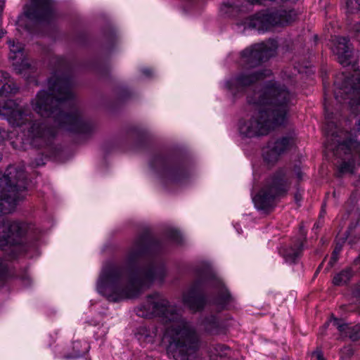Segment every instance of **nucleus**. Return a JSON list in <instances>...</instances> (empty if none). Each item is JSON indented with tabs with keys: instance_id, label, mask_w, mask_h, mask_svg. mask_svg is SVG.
<instances>
[{
	"instance_id": "nucleus-1",
	"label": "nucleus",
	"mask_w": 360,
	"mask_h": 360,
	"mask_svg": "<svg viewBox=\"0 0 360 360\" xmlns=\"http://www.w3.org/2000/svg\"><path fill=\"white\" fill-rule=\"evenodd\" d=\"M54 63L53 75L48 80V91H40L32 101L37 113L53 119V127H49L47 122L34 120L27 107L8 98L18 91L12 79L0 87V117L7 120L11 126L20 128L26 140L35 148L50 146L57 134L56 128L84 134L94 129V124L83 117L75 99L71 64L63 57L54 58Z\"/></svg>"
},
{
	"instance_id": "nucleus-2",
	"label": "nucleus",
	"mask_w": 360,
	"mask_h": 360,
	"mask_svg": "<svg viewBox=\"0 0 360 360\" xmlns=\"http://www.w3.org/2000/svg\"><path fill=\"white\" fill-rule=\"evenodd\" d=\"M162 250L160 241L149 231L143 232L128 250L124 265L103 266L96 283L98 292L110 302H118L139 297L155 281L162 282L167 271L156 256Z\"/></svg>"
},
{
	"instance_id": "nucleus-3",
	"label": "nucleus",
	"mask_w": 360,
	"mask_h": 360,
	"mask_svg": "<svg viewBox=\"0 0 360 360\" xmlns=\"http://www.w3.org/2000/svg\"><path fill=\"white\" fill-rule=\"evenodd\" d=\"M293 99L294 95L279 82H264L259 91H253L247 96L253 112L239 120L240 134L246 138H258L283 124Z\"/></svg>"
},
{
	"instance_id": "nucleus-4",
	"label": "nucleus",
	"mask_w": 360,
	"mask_h": 360,
	"mask_svg": "<svg viewBox=\"0 0 360 360\" xmlns=\"http://www.w3.org/2000/svg\"><path fill=\"white\" fill-rule=\"evenodd\" d=\"M143 318L159 317L168 323L164 338L167 353L175 360H194L199 348V337L193 325L183 318L180 310L160 293L148 295L135 309Z\"/></svg>"
},
{
	"instance_id": "nucleus-5",
	"label": "nucleus",
	"mask_w": 360,
	"mask_h": 360,
	"mask_svg": "<svg viewBox=\"0 0 360 360\" xmlns=\"http://www.w3.org/2000/svg\"><path fill=\"white\" fill-rule=\"evenodd\" d=\"M194 274L195 281L183 294L184 305L195 312L203 309L207 303L204 290L210 288L214 290L215 295L210 304L219 311L228 309L233 299L222 280L211 266L207 263L201 262L195 266Z\"/></svg>"
},
{
	"instance_id": "nucleus-6",
	"label": "nucleus",
	"mask_w": 360,
	"mask_h": 360,
	"mask_svg": "<svg viewBox=\"0 0 360 360\" xmlns=\"http://www.w3.org/2000/svg\"><path fill=\"white\" fill-rule=\"evenodd\" d=\"M326 123L325 131L326 134V149L332 151L333 155L341 157L342 154L349 155L346 160L344 159L338 167V174L341 176L345 174H353L355 168V157L360 158V143L354 137L349 136L347 132L340 129L333 121V112H330L329 107L324 103Z\"/></svg>"
},
{
	"instance_id": "nucleus-7",
	"label": "nucleus",
	"mask_w": 360,
	"mask_h": 360,
	"mask_svg": "<svg viewBox=\"0 0 360 360\" xmlns=\"http://www.w3.org/2000/svg\"><path fill=\"white\" fill-rule=\"evenodd\" d=\"M333 51L342 65H352L354 70L351 77L342 75L341 84L338 79L335 80V99L340 103L348 104L352 112L356 113L360 106V67L356 69L355 64H352V51L347 37H339L336 39Z\"/></svg>"
},
{
	"instance_id": "nucleus-8",
	"label": "nucleus",
	"mask_w": 360,
	"mask_h": 360,
	"mask_svg": "<svg viewBox=\"0 0 360 360\" xmlns=\"http://www.w3.org/2000/svg\"><path fill=\"white\" fill-rule=\"evenodd\" d=\"M27 184L23 165L8 166L3 178L0 179V217L4 218L6 223L25 225V236L30 229V225L22 221H11L1 215L12 212L18 202L25 198Z\"/></svg>"
},
{
	"instance_id": "nucleus-9",
	"label": "nucleus",
	"mask_w": 360,
	"mask_h": 360,
	"mask_svg": "<svg viewBox=\"0 0 360 360\" xmlns=\"http://www.w3.org/2000/svg\"><path fill=\"white\" fill-rule=\"evenodd\" d=\"M300 12L292 8L280 7L257 13L245 18L240 25L244 30H255L264 32L274 27H285L294 22L298 18Z\"/></svg>"
},
{
	"instance_id": "nucleus-10",
	"label": "nucleus",
	"mask_w": 360,
	"mask_h": 360,
	"mask_svg": "<svg viewBox=\"0 0 360 360\" xmlns=\"http://www.w3.org/2000/svg\"><path fill=\"white\" fill-rule=\"evenodd\" d=\"M290 184L287 169L281 168L269 176L260 191L252 198L255 207L264 213L275 207L276 199L284 195Z\"/></svg>"
},
{
	"instance_id": "nucleus-11",
	"label": "nucleus",
	"mask_w": 360,
	"mask_h": 360,
	"mask_svg": "<svg viewBox=\"0 0 360 360\" xmlns=\"http://www.w3.org/2000/svg\"><path fill=\"white\" fill-rule=\"evenodd\" d=\"M25 226L19 223H6L0 217V248L11 252L23 250ZM8 274L6 263L0 259V285L6 281Z\"/></svg>"
},
{
	"instance_id": "nucleus-12",
	"label": "nucleus",
	"mask_w": 360,
	"mask_h": 360,
	"mask_svg": "<svg viewBox=\"0 0 360 360\" xmlns=\"http://www.w3.org/2000/svg\"><path fill=\"white\" fill-rule=\"evenodd\" d=\"M278 44L276 40L255 44L241 52V63L246 68H253L275 55Z\"/></svg>"
},
{
	"instance_id": "nucleus-13",
	"label": "nucleus",
	"mask_w": 360,
	"mask_h": 360,
	"mask_svg": "<svg viewBox=\"0 0 360 360\" xmlns=\"http://www.w3.org/2000/svg\"><path fill=\"white\" fill-rule=\"evenodd\" d=\"M150 167L160 176L172 182H181L188 176V172L181 165L162 155L155 156L150 162Z\"/></svg>"
},
{
	"instance_id": "nucleus-14",
	"label": "nucleus",
	"mask_w": 360,
	"mask_h": 360,
	"mask_svg": "<svg viewBox=\"0 0 360 360\" xmlns=\"http://www.w3.org/2000/svg\"><path fill=\"white\" fill-rule=\"evenodd\" d=\"M295 143L296 134L294 131L271 140L263 150L264 160L268 164H274L279 160L281 155L292 148Z\"/></svg>"
},
{
	"instance_id": "nucleus-15",
	"label": "nucleus",
	"mask_w": 360,
	"mask_h": 360,
	"mask_svg": "<svg viewBox=\"0 0 360 360\" xmlns=\"http://www.w3.org/2000/svg\"><path fill=\"white\" fill-rule=\"evenodd\" d=\"M271 75L269 70H247L232 77L226 82V88L233 94L239 93L248 86L262 80Z\"/></svg>"
},
{
	"instance_id": "nucleus-16",
	"label": "nucleus",
	"mask_w": 360,
	"mask_h": 360,
	"mask_svg": "<svg viewBox=\"0 0 360 360\" xmlns=\"http://www.w3.org/2000/svg\"><path fill=\"white\" fill-rule=\"evenodd\" d=\"M24 13L30 20L44 23H51L55 18L53 0H31L26 5Z\"/></svg>"
},
{
	"instance_id": "nucleus-17",
	"label": "nucleus",
	"mask_w": 360,
	"mask_h": 360,
	"mask_svg": "<svg viewBox=\"0 0 360 360\" xmlns=\"http://www.w3.org/2000/svg\"><path fill=\"white\" fill-rule=\"evenodd\" d=\"M8 44L10 48L9 58L13 60L14 69L18 74L22 75L25 77L29 78L30 73L34 72L32 67L25 58L23 53V46L20 43H15L13 40L9 39Z\"/></svg>"
},
{
	"instance_id": "nucleus-18",
	"label": "nucleus",
	"mask_w": 360,
	"mask_h": 360,
	"mask_svg": "<svg viewBox=\"0 0 360 360\" xmlns=\"http://www.w3.org/2000/svg\"><path fill=\"white\" fill-rule=\"evenodd\" d=\"M200 325L207 333L212 335L224 334L226 330L224 322L215 315L205 317Z\"/></svg>"
},
{
	"instance_id": "nucleus-19",
	"label": "nucleus",
	"mask_w": 360,
	"mask_h": 360,
	"mask_svg": "<svg viewBox=\"0 0 360 360\" xmlns=\"http://www.w3.org/2000/svg\"><path fill=\"white\" fill-rule=\"evenodd\" d=\"M332 324L335 326L343 337H348L355 341L360 338V327L358 326H352L345 323L343 321L337 318L330 320Z\"/></svg>"
},
{
	"instance_id": "nucleus-20",
	"label": "nucleus",
	"mask_w": 360,
	"mask_h": 360,
	"mask_svg": "<svg viewBox=\"0 0 360 360\" xmlns=\"http://www.w3.org/2000/svg\"><path fill=\"white\" fill-rule=\"evenodd\" d=\"M303 250V240L297 239L292 245L285 248L281 252L285 261L289 263L295 262L301 256Z\"/></svg>"
},
{
	"instance_id": "nucleus-21",
	"label": "nucleus",
	"mask_w": 360,
	"mask_h": 360,
	"mask_svg": "<svg viewBox=\"0 0 360 360\" xmlns=\"http://www.w3.org/2000/svg\"><path fill=\"white\" fill-rule=\"evenodd\" d=\"M352 276V270L350 269H346L334 276L333 283L335 285L346 284L350 280Z\"/></svg>"
},
{
	"instance_id": "nucleus-22",
	"label": "nucleus",
	"mask_w": 360,
	"mask_h": 360,
	"mask_svg": "<svg viewBox=\"0 0 360 360\" xmlns=\"http://www.w3.org/2000/svg\"><path fill=\"white\" fill-rule=\"evenodd\" d=\"M347 11L354 13L356 11H360V0H342Z\"/></svg>"
},
{
	"instance_id": "nucleus-23",
	"label": "nucleus",
	"mask_w": 360,
	"mask_h": 360,
	"mask_svg": "<svg viewBox=\"0 0 360 360\" xmlns=\"http://www.w3.org/2000/svg\"><path fill=\"white\" fill-rule=\"evenodd\" d=\"M79 345H80V342H79V341L74 342H73V348L77 349L76 352L73 355L66 356L65 358L68 359H75V358H78V357L81 356L82 355H83L87 351L88 348H85L84 350L80 351L79 349Z\"/></svg>"
},
{
	"instance_id": "nucleus-24",
	"label": "nucleus",
	"mask_w": 360,
	"mask_h": 360,
	"mask_svg": "<svg viewBox=\"0 0 360 360\" xmlns=\"http://www.w3.org/2000/svg\"><path fill=\"white\" fill-rule=\"evenodd\" d=\"M168 237L174 243H180L181 241V234L176 230H170L168 231Z\"/></svg>"
},
{
	"instance_id": "nucleus-25",
	"label": "nucleus",
	"mask_w": 360,
	"mask_h": 360,
	"mask_svg": "<svg viewBox=\"0 0 360 360\" xmlns=\"http://www.w3.org/2000/svg\"><path fill=\"white\" fill-rule=\"evenodd\" d=\"M11 78L7 72L0 70V86L7 82Z\"/></svg>"
},
{
	"instance_id": "nucleus-26",
	"label": "nucleus",
	"mask_w": 360,
	"mask_h": 360,
	"mask_svg": "<svg viewBox=\"0 0 360 360\" xmlns=\"http://www.w3.org/2000/svg\"><path fill=\"white\" fill-rule=\"evenodd\" d=\"M218 347L220 349V352H219L220 356H226L228 354L227 351H229V348L228 347L225 345H219Z\"/></svg>"
},
{
	"instance_id": "nucleus-27",
	"label": "nucleus",
	"mask_w": 360,
	"mask_h": 360,
	"mask_svg": "<svg viewBox=\"0 0 360 360\" xmlns=\"http://www.w3.org/2000/svg\"><path fill=\"white\" fill-rule=\"evenodd\" d=\"M312 358L315 360H325L321 351H315L312 354Z\"/></svg>"
},
{
	"instance_id": "nucleus-28",
	"label": "nucleus",
	"mask_w": 360,
	"mask_h": 360,
	"mask_svg": "<svg viewBox=\"0 0 360 360\" xmlns=\"http://www.w3.org/2000/svg\"><path fill=\"white\" fill-rule=\"evenodd\" d=\"M141 72L146 77H149L152 76L153 73L152 70H150L149 68H143L141 70Z\"/></svg>"
},
{
	"instance_id": "nucleus-29",
	"label": "nucleus",
	"mask_w": 360,
	"mask_h": 360,
	"mask_svg": "<svg viewBox=\"0 0 360 360\" xmlns=\"http://www.w3.org/2000/svg\"><path fill=\"white\" fill-rule=\"evenodd\" d=\"M100 333V335H105L108 333V330L106 328L101 327L98 328V331L96 333V338H98Z\"/></svg>"
},
{
	"instance_id": "nucleus-30",
	"label": "nucleus",
	"mask_w": 360,
	"mask_h": 360,
	"mask_svg": "<svg viewBox=\"0 0 360 360\" xmlns=\"http://www.w3.org/2000/svg\"><path fill=\"white\" fill-rule=\"evenodd\" d=\"M10 134H8L5 130L0 129V141L4 140L5 139H11Z\"/></svg>"
},
{
	"instance_id": "nucleus-31",
	"label": "nucleus",
	"mask_w": 360,
	"mask_h": 360,
	"mask_svg": "<svg viewBox=\"0 0 360 360\" xmlns=\"http://www.w3.org/2000/svg\"><path fill=\"white\" fill-rule=\"evenodd\" d=\"M338 253H336L335 255V252H333V254H332V256H331V258H330V264L332 265L333 263L336 262L338 259Z\"/></svg>"
},
{
	"instance_id": "nucleus-32",
	"label": "nucleus",
	"mask_w": 360,
	"mask_h": 360,
	"mask_svg": "<svg viewBox=\"0 0 360 360\" xmlns=\"http://www.w3.org/2000/svg\"><path fill=\"white\" fill-rule=\"evenodd\" d=\"M342 243H338L336 244V245H335V248H334V250H333V252H335V255L336 253L340 254V252H341V250H342Z\"/></svg>"
},
{
	"instance_id": "nucleus-33",
	"label": "nucleus",
	"mask_w": 360,
	"mask_h": 360,
	"mask_svg": "<svg viewBox=\"0 0 360 360\" xmlns=\"http://www.w3.org/2000/svg\"><path fill=\"white\" fill-rule=\"evenodd\" d=\"M354 295L360 304V285L355 290Z\"/></svg>"
},
{
	"instance_id": "nucleus-34",
	"label": "nucleus",
	"mask_w": 360,
	"mask_h": 360,
	"mask_svg": "<svg viewBox=\"0 0 360 360\" xmlns=\"http://www.w3.org/2000/svg\"><path fill=\"white\" fill-rule=\"evenodd\" d=\"M295 200L296 202H297V203L301 201V200H302V193L300 191H298V192H297L295 193Z\"/></svg>"
},
{
	"instance_id": "nucleus-35",
	"label": "nucleus",
	"mask_w": 360,
	"mask_h": 360,
	"mask_svg": "<svg viewBox=\"0 0 360 360\" xmlns=\"http://www.w3.org/2000/svg\"><path fill=\"white\" fill-rule=\"evenodd\" d=\"M4 6H5L4 2H2L1 4H0V25L1 24L2 13H3Z\"/></svg>"
},
{
	"instance_id": "nucleus-36",
	"label": "nucleus",
	"mask_w": 360,
	"mask_h": 360,
	"mask_svg": "<svg viewBox=\"0 0 360 360\" xmlns=\"http://www.w3.org/2000/svg\"><path fill=\"white\" fill-rule=\"evenodd\" d=\"M354 30L357 33V37L360 39V23L355 25Z\"/></svg>"
},
{
	"instance_id": "nucleus-37",
	"label": "nucleus",
	"mask_w": 360,
	"mask_h": 360,
	"mask_svg": "<svg viewBox=\"0 0 360 360\" xmlns=\"http://www.w3.org/2000/svg\"><path fill=\"white\" fill-rule=\"evenodd\" d=\"M295 172L299 179H302V174L299 168H295Z\"/></svg>"
},
{
	"instance_id": "nucleus-38",
	"label": "nucleus",
	"mask_w": 360,
	"mask_h": 360,
	"mask_svg": "<svg viewBox=\"0 0 360 360\" xmlns=\"http://www.w3.org/2000/svg\"><path fill=\"white\" fill-rule=\"evenodd\" d=\"M356 130L360 132V116H359V118L358 119L356 123Z\"/></svg>"
},
{
	"instance_id": "nucleus-39",
	"label": "nucleus",
	"mask_w": 360,
	"mask_h": 360,
	"mask_svg": "<svg viewBox=\"0 0 360 360\" xmlns=\"http://www.w3.org/2000/svg\"><path fill=\"white\" fill-rule=\"evenodd\" d=\"M6 34V32L4 29H0V38H3Z\"/></svg>"
}]
</instances>
